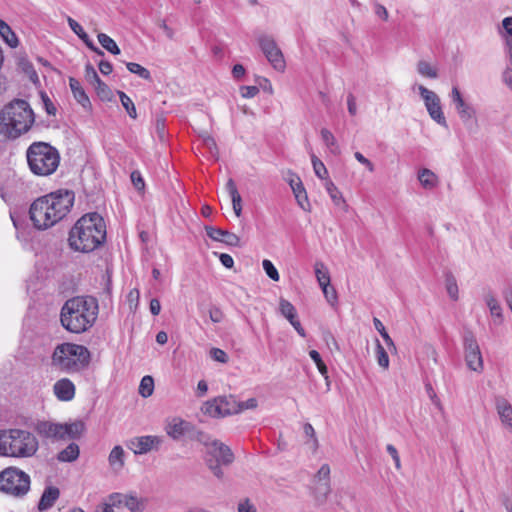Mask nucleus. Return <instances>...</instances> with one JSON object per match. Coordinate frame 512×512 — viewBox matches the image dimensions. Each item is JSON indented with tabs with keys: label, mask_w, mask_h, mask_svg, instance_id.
Here are the masks:
<instances>
[{
	"label": "nucleus",
	"mask_w": 512,
	"mask_h": 512,
	"mask_svg": "<svg viewBox=\"0 0 512 512\" xmlns=\"http://www.w3.org/2000/svg\"><path fill=\"white\" fill-rule=\"evenodd\" d=\"M75 195L70 190H57L37 198L29 209L35 228L45 230L61 221L71 210Z\"/></svg>",
	"instance_id": "f257e3e1"
},
{
	"label": "nucleus",
	"mask_w": 512,
	"mask_h": 512,
	"mask_svg": "<svg viewBox=\"0 0 512 512\" xmlns=\"http://www.w3.org/2000/svg\"><path fill=\"white\" fill-rule=\"evenodd\" d=\"M98 309V301L94 297L76 296L68 299L61 308V324L71 333L86 332L95 323Z\"/></svg>",
	"instance_id": "f03ea898"
},
{
	"label": "nucleus",
	"mask_w": 512,
	"mask_h": 512,
	"mask_svg": "<svg viewBox=\"0 0 512 512\" xmlns=\"http://www.w3.org/2000/svg\"><path fill=\"white\" fill-rule=\"evenodd\" d=\"M106 239V225L98 213L82 216L69 233L70 247L82 253H89L101 246Z\"/></svg>",
	"instance_id": "7ed1b4c3"
},
{
	"label": "nucleus",
	"mask_w": 512,
	"mask_h": 512,
	"mask_svg": "<svg viewBox=\"0 0 512 512\" xmlns=\"http://www.w3.org/2000/svg\"><path fill=\"white\" fill-rule=\"evenodd\" d=\"M35 122L30 104L23 99H14L0 113V131L11 139L27 133Z\"/></svg>",
	"instance_id": "20e7f679"
},
{
	"label": "nucleus",
	"mask_w": 512,
	"mask_h": 512,
	"mask_svg": "<svg viewBox=\"0 0 512 512\" xmlns=\"http://www.w3.org/2000/svg\"><path fill=\"white\" fill-rule=\"evenodd\" d=\"M38 449V439L32 432L20 428L0 430V456L30 458Z\"/></svg>",
	"instance_id": "39448f33"
},
{
	"label": "nucleus",
	"mask_w": 512,
	"mask_h": 512,
	"mask_svg": "<svg viewBox=\"0 0 512 512\" xmlns=\"http://www.w3.org/2000/svg\"><path fill=\"white\" fill-rule=\"evenodd\" d=\"M30 171L37 176H50L60 164L59 151L47 142H33L26 150Z\"/></svg>",
	"instance_id": "423d86ee"
},
{
	"label": "nucleus",
	"mask_w": 512,
	"mask_h": 512,
	"mask_svg": "<svg viewBox=\"0 0 512 512\" xmlns=\"http://www.w3.org/2000/svg\"><path fill=\"white\" fill-rule=\"evenodd\" d=\"M90 363L89 350L79 344L62 343L55 347L51 364L66 373H75L86 368Z\"/></svg>",
	"instance_id": "0eeeda50"
},
{
	"label": "nucleus",
	"mask_w": 512,
	"mask_h": 512,
	"mask_svg": "<svg viewBox=\"0 0 512 512\" xmlns=\"http://www.w3.org/2000/svg\"><path fill=\"white\" fill-rule=\"evenodd\" d=\"M30 476L18 467L10 466L0 472V492L13 498H23L30 491Z\"/></svg>",
	"instance_id": "6e6552de"
},
{
	"label": "nucleus",
	"mask_w": 512,
	"mask_h": 512,
	"mask_svg": "<svg viewBox=\"0 0 512 512\" xmlns=\"http://www.w3.org/2000/svg\"><path fill=\"white\" fill-rule=\"evenodd\" d=\"M206 447V463L213 474L220 479L223 477L221 465L231 464L234 460V455L228 446L217 440L207 443Z\"/></svg>",
	"instance_id": "1a4fd4ad"
},
{
	"label": "nucleus",
	"mask_w": 512,
	"mask_h": 512,
	"mask_svg": "<svg viewBox=\"0 0 512 512\" xmlns=\"http://www.w3.org/2000/svg\"><path fill=\"white\" fill-rule=\"evenodd\" d=\"M202 411L211 417H225L239 413V404L234 396H220L211 401H207Z\"/></svg>",
	"instance_id": "9d476101"
},
{
	"label": "nucleus",
	"mask_w": 512,
	"mask_h": 512,
	"mask_svg": "<svg viewBox=\"0 0 512 512\" xmlns=\"http://www.w3.org/2000/svg\"><path fill=\"white\" fill-rule=\"evenodd\" d=\"M417 89L430 118L438 125L447 128L448 125L442 110L440 97L423 85H418Z\"/></svg>",
	"instance_id": "9b49d317"
},
{
	"label": "nucleus",
	"mask_w": 512,
	"mask_h": 512,
	"mask_svg": "<svg viewBox=\"0 0 512 512\" xmlns=\"http://www.w3.org/2000/svg\"><path fill=\"white\" fill-rule=\"evenodd\" d=\"M259 46L267 58V60L270 62V64L273 66L274 69L277 71H284L285 69V60L284 56L280 50V48L277 46L274 39L270 36H260L258 39Z\"/></svg>",
	"instance_id": "f8f14e48"
},
{
	"label": "nucleus",
	"mask_w": 512,
	"mask_h": 512,
	"mask_svg": "<svg viewBox=\"0 0 512 512\" xmlns=\"http://www.w3.org/2000/svg\"><path fill=\"white\" fill-rule=\"evenodd\" d=\"M162 438L155 435L139 436L130 439L127 442V447L135 454H146L153 449H158L162 443Z\"/></svg>",
	"instance_id": "ddd939ff"
},
{
	"label": "nucleus",
	"mask_w": 512,
	"mask_h": 512,
	"mask_svg": "<svg viewBox=\"0 0 512 512\" xmlns=\"http://www.w3.org/2000/svg\"><path fill=\"white\" fill-rule=\"evenodd\" d=\"M450 98L463 123H467L468 121L475 118L476 110L471 104L467 103L463 99L462 94L457 86L452 88L450 92Z\"/></svg>",
	"instance_id": "4468645a"
},
{
	"label": "nucleus",
	"mask_w": 512,
	"mask_h": 512,
	"mask_svg": "<svg viewBox=\"0 0 512 512\" xmlns=\"http://www.w3.org/2000/svg\"><path fill=\"white\" fill-rule=\"evenodd\" d=\"M55 397L62 402H69L75 397L76 387L68 378H61L53 385Z\"/></svg>",
	"instance_id": "2eb2a0df"
},
{
	"label": "nucleus",
	"mask_w": 512,
	"mask_h": 512,
	"mask_svg": "<svg viewBox=\"0 0 512 512\" xmlns=\"http://www.w3.org/2000/svg\"><path fill=\"white\" fill-rule=\"evenodd\" d=\"M205 231L207 236L215 241H220L233 247H237L240 244V238L236 234L227 230L213 226H206Z\"/></svg>",
	"instance_id": "dca6fc26"
},
{
	"label": "nucleus",
	"mask_w": 512,
	"mask_h": 512,
	"mask_svg": "<svg viewBox=\"0 0 512 512\" xmlns=\"http://www.w3.org/2000/svg\"><path fill=\"white\" fill-rule=\"evenodd\" d=\"M62 430V424L49 421L39 422L36 426V431L40 436L53 440H63Z\"/></svg>",
	"instance_id": "f3484780"
},
{
	"label": "nucleus",
	"mask_w": 512,
	"mask_h": 512,
	"mask_svg": "<svg viewBox=\"0 0 512 512\" xmlns=\"http://www.w3.org/2000/svg\"><path fill=\"white\" fill-rule=\"evenodd\" d=\"M495 405L501 423L512 432V405L503 397L496 398Z\"/></svg>",
	"instance_id": "a211bd4d"
},
{
	"label": "nucleus",
	"mask_w": 512,
	"mask_h": 512,
	"mask_svg": "<svg viewBox=\"0 0 512 512\" xmlns=\"http://www.w3.org/2000/svg\"><path fill=\"white\" fill-rule=\"evenodd\" d=\"M316 478L318 479L319 482H323L319 485V487H317V493L319 494V496H321V502L325 501L327 495L330 493L331 491V487H330V467L328 464H323L317 474H316Z\"/></svg>",
	"instance_id": "6ab92c4d"
},
{
	"label": "nucleus",
	"mask_w": 512,
	"mask_h": 512,
	"mask_svg": "<svg viewBox=\"0 0 512 512\" xmlns=\"http://www.w3.org/2000/svg\"><path fill=\"white\" fill-rule=\"evenodd\" d=\"M69 86H70V89L72 91V94H73L75 100L84 109H86V110L91 109L90 99H89L88 95L86 94L85 90L83 89L81 83L77 79L71 77L69 79Z\"/></svg>",
	"instance_id": "aec40b11"
},
{
	"label": "nucleus",
	"mask_w": 512,
	"mask_h": 512,
	"mask_svg": "<svg viewBox=\"0 0 512 512\" xmlns=\"http://www.w3.org/2000/svg\"><path fill=\"white\" fill-rule=\"evenodd\" d=\"M60 496V491L57 487L49 486L43 491V494L38 503L39 511H46L50 509Z\"/></svg>",
	"instance_id": "412c9836"
},
{
	"label": "nucleus",
	"mask_w": 512,
	"mask_h": 512,
	"mask_svg": "<svg viewBox=\"0 0 512 512\" xmlns=\"http://www.w3.org/2000/svg\"><path fill=\"white\" fill-rule=\"evenodd\" d=\"M324 186L334 205L341 208L343 211H347L348 204L336 185L330 179H326Z\"/></svg>",
	"instance_id": "4be33fe9"
},
{
	"label": "nucleus",
	"mask_w": 512,
	"mask_h": 512,
	"mask_svg": "<svg viewBox=\"0 0 512 512\" xmlns=\"http://www.w3.org/2000/svg\"><path fill=\"white\" fill-rule=\"evenodd\" d=\"M484 301L490 310L491 316L494 317L495 324H501L503 321L502 308L499 301L492 293H487L484 296Z\"/></svg>",
	"instance_id": "5701e85b"
},
{
	"label": "nucleus",
	"mask_w": 512,
	"mask_h": 512,
	"mask_svg": "<svg viewBox=\"0 0 512 512\" xmlns=\"http://www.w3.org/2000/svg\"><path fill=\"white\" fill-rule=\"evenodd\" d=\"M226 189L231 197L234 213L237 217H240L242 213V199L233 179L230 178L227 181Z\"/></svg>",
	"instance_id": "b1692460"
},
{
	"label": "nucleus",
	"mask_w": 512,
	"mask_h": 512,
	"mask_svg": "<svg viewBox=\"0 0 512 512\" xmlns=\"http://www.w3.org/2000/svg\"><path fill=\"white\" fill-rule=\"evenodd\" d=\"M63 440L65 439H77L81 436L85 429V425L82 421H75L69 424H62Z\"/></svg>",
	"instance_id": "393cba45"
},
{
	"label": "nucleus",
	"mask_w": 512,
	"mask_h": 512,
	"mask_svg": "<svg viewBox=\"0 0 512 512\" xmlns=\"http://www.w3.org/2000/svg\"><path fill=\"white\" fill-rule=\"evenodd\" d=\"M124 456V449L120 445L113 447L109 454L108 462L114 471H120L124 467Z\"/></svg>",
	"instance_id": "a878e982"
},
{
	"label": "nucleus",
	"mask_w": 512,
	"mask_h": 512,
	"mask_svg": "<svg viewBox=\"0 0 512 512\" xmlns=\"http://www.w3.org/2000/svg\"><path fill=\"white\" fill-rule=\"evenodd\" d=\"M186 424L187 423L185 421L178 418H174L167 424L166 433L171 438L177 440L184 435L186 431Z\"/></svg>",
	"instance_id": "bb28decb"
},
{
	"label": "nucleus",
	"mask_w": 512,
	"mask_h": 512,
	"mask_svg": "<svg viewBox=\"0 0 512 512\" xmlns=\"http://www.w3.org/2000/svg\"><path fill=\"white\" fill-rule=\"evenodd\" d=\"M418 180L425 189H433L437 186L438 178L436 174L426 168H423L418 173Z\"/></svg>",
	"instance_id": "cd10ccee"
},
{
	"label": "nucleus",
	"mask_w": 512,
	"mask_h": 512,
	"mask_svg": "<svg viewBox=\"0 0 512 512\" xmlns=\"http://www.w3.org/2000/svg\"><path fill=\"white\" fill-rule=\"evenodd\" d=\"M79 446L76 443H70L65 449L60 451L57 459L60 462H73L79 457Z\"/></svg>",
	"instance_id": "c85d7f7f"
},
{
	"label": "nucleus",
	"mask_w": 512,
	"mask_h": 512,
	"mask_svg": "<svg viewBox=\"0 0 512 512\" xmlns=\"http://www.w3.org/2000/svg\"><path fill=\"white\" fill-rule=\"evenodd\" d=\"M293 194L295 196V199L297 201V204L304 210V211H310L311 205L308 200L306 189L302 182H299L298 185H296V188H294Z\"/></svg>",
	"instance_id": "c756f323"
},
{
	"label": "nucleus",
	"mask_w": 512,
	"mask_h": 512,
	"mask_svg": "<svg viewBox=\"0 0 512 512\" xmlns=\"http://www.w3.org/2000/svg\"><path fill=\"white\" fill-rule=\"evenodd\" d=\"M0 35L11 48H15L18 46V38L16 34L12 31L10 26L2 19H0Z\"/></svg>",
	"instance_id": "7c9ffc66"
},
{
	"label": "nucleus",
	"mask_w": 512,
	"mask_h": 512,
	"mask_svg": "<svg viewBox=\"0 0 512 512\" xmlns=\"http://www.w3.org/2000/svg\"><path fill=\"white\" fill-rule=\"evenodd\" d=\"M465 361L469 369L475 372H481L483 370V359L481 352L466 353Z\"/></svg>",
	"instance_id": "2f4dec72"
},
{
	"label": "nucleus",
	"mask_w": 512,
	"mask_h": 512,
	"mask_svg": "<svg viewBox=\"0 0 512 512\" xmlns=\"http://www.w3.org/2000/svg\"><path fill=\"white\" fill-rule=\"evenodd\" d=\"M417 72L426 78L436 79L438 77V70L425 60H420L417 63Z\"/></svg>",
	"instance_id": "473e14b6"
},
{
	"label": "nucleus",
	"mask_w": 512,
	"mask_h": 512,
	"mask_svg": "<svg viewBox=\"0 0 512 512\" xmlns=\"http://www.w3.org/2000/svg\"><path fill=\"white\" fill-rule=\"evenodd\" d=\"M97 38L101 46L111 54L117 55L120 53V49L116 42L107 34L99 33L97 35Z\"/></svg>",
	"instance_id": "72a5a7b5"
},
{
	"label": "nucleus",
	"mask_w": 512,
	"mask_h": 512,
	"mask_svg": "<svg viewBox=\"0 0 512 512\" xmlns=\"http://www.w3.org/2000/svg\"><path fill=\"white\" fill-rule=\"evenodd\" d=\"M279 310H280V313L288 321H292L293 318L297 317V311H296V308L294 307V305L290 301H288L284 298H281L279 301Z\"/></svg>",
	"instance_id": "f704fd0d"
},
{
	"label": "nucleus",
	"mask_w": 512,
	"mask_h": 512,
	"mask_svg": "<svg viewBox=\"0 0 512 512\" xmlns=\"http://www.w3.org/2000/svg\"><path fill=\"white\" fill-rule=\"evenodd\" d=\"M315 275L321 288L330 285V275L323 263H316Z\"/></svg>",
	"instance_id": "c9c22d12"
},
{
	"label": "nucleus",
	"mask_w": 512,
	"mask_h": 512,
	"mask_svg": "<svg viewBox=\"0 0 512 512\" xmlns=\"http://www.w3.org/2000/svg\"><path fill=\"white\" fill-rule=\"evenodd\" d=\"M126 67L129 72L136 74L140 78L148 81L152 80L150 71L142 65L135 62H127Z\"/></svg>",
	"instance_id": "e433bc0d"
},
{
	"label": "nucleus",
	"mask_w": 512,
	"mask_h": 512,
	"mask_svg": "<svg viewBox=\"0 0 512 512\" xmlns=\"http://www.w3.org/2000/svg\"><path fill=\"white\" fill-rule=\"evenodd\" d=\"M320 134L322 141L330 149V151L334 154L339 153V147L334 135L326 128H322Z\"/></svg>",
	"instance_id": "4c0bfd02"
},
{
	"label": "nucleus",
	"mask_w": 512,
	"mask_h": 512,
	"mask_svg": "<svg viewBox=\"0 0 512 512\" xmlns=\"http://www.w3.org/2000/svg\"><path fill=\"white\" fill-rule=\"evenodd\" d=\"M118 96H119V99H120V102L122 104V106L124 107V109L126 110V112L128 113V115L135 119L137 117V111H136V107L133 103V101L131 100V98L125 94L123 91H118Z\"/></svg>",
	"instance_id": "58836bf2"
},
{
	"label": "nucleus",
	"mask_w": 512,
	"mask_h": 512,
	"mask_svg": "<svg viewBox=\"0 0 512 512\" xmlns=\"http://www.w3.org/2000/svg\"><path fill=\"white\" fill-rule=\"evenodd\" d=\"M303 432L304 435L309 438V441H307V444L309 445L310 449L315 452L317 451L319 447V442L315 433V430L313 426L310 423H305L303 425Z\"/></svg>",
	"instance_id": "ea45409f"
},
{
	"label": "nucleus",
	"mask_w": 512,
	"mask_h": 512,
	"mask_svg": "<svg viewBox=\"0 0 512 512\" xmlns=\"http://www.w3.org/2000/svg\"><path fill=\"white\" fill-rule=\"evenodd\" d=\"M154 391V380L151 376L146 375L141 379L140 385H139V394L147 398L152 395Z\"/></svg>",
	"instance_id": "a19ab883"
},
{
	"label": "nucleus",
	"mask_w": 512,
	"mask_h": 512,
	"mask_svg": "<svg viewBox=\"0 0 512 512\" xmlns=\"http://www.w3.org/2000/svg\"><path fill=\"white\" fill-rule=\"evenodd\" d=\"M463 343L465 354L481 352L477 340L471 332H466L464 334Z\"/></svg>",
	"instance_id": "79ce46f5"
},
{
	"label": "nucleus",
	"mask_w": 512,
	"mask_h": 512,
	"mask_svg": "<svg viewBox=\"0 0 512 512\" xmlns=\"http://www.w3.org/2000/svg\"><path fill=\"white\" fill-rule=\"evenodd\" d=\"M311 162H312V166H313L315 175L318 178L326 181V179H328L327 178L328 171H327L324 163L314 154L311 155Z\"/></svg>",
	"instance_id": "37998d69"
},
{
	"label": "nucleus",
	"mask_w": 512,
	"mask_h": 512,
	"mask_svg": "<svg viewBox=\"0 0 512 512\" xmlns=\"http://www.w3.org/2000/svg\"><path fill=\"white\" fill-rule=\"evenodd\" d=\"M376 358L380 367L387 369L389 367V357L379 340H376Z\"/></svg>",
	"instance_id": "c03bdc74"
},
{
	"label": "nucleus",
	"mask_w": 512,
	"mask_h": 512,
	"mask_svg": "<svg viewBox=\"0 0 512 512\" xmlns=\"http://www.w3.org/2000/svg\"><path fill=\"white\" fill-rule=\"evenodd\" d=\"M122 495L119 493H114L110 496V500L112 501V504L103 503L101 505H98L95 508V512H115L113 509V505L116 503H121Z\"/></svg>",
	"instance_id": "a18cd8bd"
},
{
	"label": "nucleus",
	"mask_w": 512,
	"mask_h": 512,
	"mask_svg": "<svg viewBox=\"0 0 512 512\" xmlns=\"http://www.w3.org/2000/svg\"><path fill=\"white\" fill-rule=\"evenodd\" d=\"M122 498H124L125 506L132 512H141L142 511V504L136 497L122 495V497L120 499L122 500Z\"/></svg>",
	"instance_id": "49530a36"
},
{
	"label": "nucleus",
	"mask_w": 512,
	"mask_h": 512,
	"mask_svg": "<svg viewBox=\"0 0 512 512\" xmlns=\"http://www.w3.org/2000/svg\"><path fill=\"white\" fill-rule=\"evenodd\" d=\"M262 266H263L265 273L267 274V276L270 279H272L273 281L279 280V278H280L279 273H278L276 267L274 266V264L270 260H268V259L263 260Z\"/></svg>",
	"instance_id": "de8ad7c7"
},
{
	"label": "nucleus",
	"mask_w": 512,
	"mask_h": 512,
	"mask_svg": "<svg viewBox=\"0 0 512 512\" xmlns=\"http://www.w3.org/2000/svg\"><path fill=\"white\" fill-rule=\"evenodd\" d=\"M77 36L85 43V45L91 50L93 51L94 53H96L97 55L99 56H104V52L98 48L92 40H90L88 34L84 31V29L82 30V32H79V34H77Z\"/></svg>",
	"instance_id": "09e8293b"
},
{
	"label": "nucleus",
	"mask_w": 512,
	"mask_h": 512,
	"mask_svg": "<svg viewBox=\"0 0 512 512\" xmlns=\"http://www.w3.org/2000/svg\"><path fill=\"white\" fill-rule=\"evenodd\" d=\"M77 36L85 43V45L91 50L93 51L94 53H96L97 55L99 56H104V52L98 48L92 40H90L88 34L84 31V29L82 30V32H79V34H77Z\"/></svg>",
	"instance_id": "8fccbe9b"
},
{
	"label": "nucleus",
	"mask_w": 512,
	"mask_h": 512,
	"mask_svg": "<svg viewBox=\"0 0 512 512\" xmlns=\"http://www.w3.org/2000/svg\"><path fill=\"white\" fill-rule=\"evenodd\" d=\"M94 88L98 94L99 97L102 99H109V96L111 94V90L108 87L106 83H104L101 79L96 82L94 85Z\"/></svg>",
	"instance_id": "3c124183"
},
{
	"label": "nucleus",
	"mask_w": 512,
	"mask_h": 512,
	"mask_svg": "<svg viewBox=\"0 0 512 512\" xmlns=\"http://www.w3.org/2000/svg\"><path fill=\"white\" fill-rule=\"evenodd\" d=\"M130 178H131V181H132L134 187L138 191L144 190L145 182H144V179H143L142 174L140 173V171H138V170L132 171V173L130 175Z\"/></svg>",
	"instance_id": "603ef678"
},
{
	"label": "nucleus",
	"mask_w": 512,
	"mask_h": 512,
	"mask_svg": "<svg viewBox=\"0 0 512 512\" xmlns=\"http://www.w3.org/2000/svg\"><path fill=\"white\" fill-rule=\"evenodd\" d=\"M321 289L328 303L334 306L337 302V292L335 288L329 285L322 287Z\"/></svg>",
	"instance_id": "864d4df0"
},
{
	"label": "nucleus",
	"mask_w": 512,
	"mask_h": 512,
	"mask_svg": "<svg viewBox=\"0 0 512 512\" xmlns=\"http://www.w3.org/2000/svg\"><path fill=\"white\" fill-rule=\"evenodd\" d=\"M446 287L449 296L456 300L458 298V286L456 280L453 277H448L446 280Z\"/></svg>",
	"instance_id": "5fc2aeb1"
},
{
	"label": "nucleus",
	"mask_w": 512,
	"mask_h": 512,
	"mask_svg": "<svg viewBox=\"0 0 512 512\" xmlns=\"http://www.w3.org/2000/svg\"><path fill=\"white\" fill-rule=\"evenodd\" d=\"M210 356L213 360L220 363H226L228 361L227 353L220 348H212L210 350Z\"/></svg>",
	"instance_id": "6e6d98bb"
},
{
	"label": "nucleus",
	"mask_w": 512,
	"mask_h": 512,
	"mask_svg": "<svg viewBox=\"0 0 512 512\" xmlns=\"http://www.w3.org/2000/svg\"><path fill=\"white\" fill-rule=\"evenodd\" d=\"M85 77L92 85L100 80V77L91 64L85 66Z\"/></svg>",
	"instance_id": "4d7b16f0"
},
{
	"label": "nucleus",
	"mask_w": 512,
	"mask_h": 512,
	"mask_svg": "<svg viewBox=\"0 0 512 512\" xmlns=\"http://www.w3.org/2000/svg\"><path fill=\"white\" fill-rule=\"evenodd\" d=\"M41 99H42L43 106H44L47 114L54 116L56 114L57 109L54 106L53 102L48 97V95L46 93H41Z\"/></svg>",
	"instance_id": "13d9d810"
},
{
	"label": "nucleus",
	"mask_w": 512,
	"mask_h": 512,
	"mask_svg": "<svg viewBox=\"0 0 512 512\" xmlns=\"http://www.w3.org/2000/svg\"><path fill=\"white\" fill-rule=\"evenodd\" d=\"M259 93L257 86H241L240 94L243 98H253Z\"/></svg>",
	"instance_id": "bf43d9fd"
},
{
	"label": "nucleus",
	"mask_w": 512,
	"mask_h": 512,
	"mask_svg": "<svg viewBox=\"0 0 512 512\" xmlns=\"http://www.w3.org/2000/svg\"><path fill=\"white\" fill-rule=\"evenodd\" d=\"M354 157L359 163L364 165L368 169L369 172H374V170H375L374 164L368 158H366L362 153L355 152Z\"/></svg>",
	"instance_id": "052dcab7"
},
{
	"label": "nucleus",
	"mask_w": 512,
	"mask_h": 512,
	"mask_svg": "<svg viewBox=\"0 0 512 512\" xmlns=\"http://www.w3.org/2000/svg\"><path fill=\"white\" fill-rule=\"evenodd\" d=\"M386 450L387 452L389 453V455L392 457L394 463H395V467L397 469H400L401 468V462H400V457H399V454H398V451L396 449V447L392 444H388L387 447H386Z\"/></svg>",
	"instance_id": "680f3d73"
},
{
	"label": "nucleus",
	"mask_w": 512,
	"mask_h": 512,
	"mask_svg": "<svg viewBox=\"0 0 512 512\" xmlns=\"http://www.w3.org/2000/svg\"><path fill=\"white\" fill-rule=\"evenodd\" d=\"M427 394L429 398L431 399L432 403L439 409H442V404L440 399L437 397L434 389L432 388V385L430 383H427L425 385Z\"/></svg>",
	"instance_id": "e2e57ef3"
},
{
	"label": "nucleus",
	"mask_w": 512,
	"mask_h": 512,
	"mask_svg": "<svg viewBox=\"0 0 512 512\" xmlns=\"http://www.w3.org/2000/svg\"><path fill=\"white\" fill-rule=\"evenodd\" d=\"M374 12L376 16H378L380 19L387 21L389 17V13L385 6L378 2H374Z\"/></svg>",
	"instance_id": "0e129e2a"
},
{
	"label": "nucleus",
	"mask_w": 512,
	"mask_h": 512,
	"mask_svg": "<svg viewBox=\"0 0 512 512\" xmlns=\"http://www.w3.org/2000/svg\"><path fill=\"white\" fill-rule=\"evenodd\" d=\"M238 512H256V507L249 499H245L238 504Z\"/></svg>",
	"instance_id": "69168bd1"
},
{
	"label": "nucleus",
	"mask_w": 512,
	"mask_h": 512,
	"mask_svg": "<svg viewBox=\"0 0 512 512\" xmlns=\"http://www.w3.org/2000/svg\"><path fill=\"white\" fill-rule=\"evenodd\" d=\"M203 144L209 149L211 154H217L218 149L214 138L209 135L203 137Z\"/></svg>",
	"instance_id": "338daca9"
},
{
	"label": "nucleus",
	"mask_w": 512,
	"mask_h": 512,
	"mask_svg": "<svg viewBox=\"0 0 512 512\" xmlns=\"http://www.w3.org/2000/svg\"><path fill=\"white\" fill-rule=\"evenodd\" d=\"M503 82L512 89V66H507L502 74Z\"/></svg>",
	"instance_id": "774afa93"
}]
</instances>
